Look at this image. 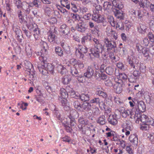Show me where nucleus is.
Masks as SVG:
<instances>
[{
  "label": "nucleus",
  "instance_id": "f257e3e1",
  "mask_svg": "<svg viewBox=\"0 0 154 154\" xmlns=\"http://www.w3.org/2000/svg\"><path fill=\"white\" fill-rule=\"evenodd\" d=\"M133 118L136 123L140 124V129L146 131L148 129V124L150 118L147 116L135 113L133 116Z\"/></svg>",
  "mask_w": 154,
  "mask_h": 154
},
{
  "label": "nucleus",
  "instance_id": "f03ea898",
  "mask_svg": "<svg viewBox=\"0 0 154 154\" xmlns=\"http://www.w3.org/2000/svg\"><path fill=\"white\" fill-rule=\"evenodd\" d=\"M42 49L40 52H37L36 53L37 56H40L39 59L41 61H46L48 57L47 50L48 46L46 42H42L41 43Z\"/></svg>",
  "mask_w": 154,
  "mask_h": 154
},
{
  "label": "nucleus",
  "instance_id": "7ed1b4c3",
  "mask_svg": "<svg viewBox=\"0 0 154 154\" xmlns=\"http://www.w3.org/2000/svg\"><path fill=\"white\" fill-rule=\"evenodd\" d=\"M46 61H41V64L38 65V68L39 71L44 75L48 73V72H52L54 67L50 63H46Z\"/></svg>",
  "mask_w": 154,
  "mask_h": 154
},
{
  "label": "nucleus",
  "instance_id": "20e7f679",
  "mask_svg": "<svg viewBox=\"0 0 154 154\" xmlns=\"http://www.w3.org/2000/svg\"><path fill=\"white\" fill-rule=\"evenodd\" d=\"M75 54L76 57L79 58H83L84 57V54H85L88 51L87 48L81 45H78L77 47L75 48Z\"/></svg>",
  "mask_w": 154,
  "mask_h": 154
},
{
  "label": "nucleus",
  "instance_id": "39448f33",
  "mask_svg": "<svg viewBox=\"0 0 154 154\" xmlns=\"http://www.w3.org/2000/svg\"><path fill=\"white\" fill-rule=\"evenodd\" d=\"M104 50V48L102 45H98L97 47H95L91 49L92 54L95 57L99 58L100 57V51Z\"/></svg>",
  "mask_w": 154,
  "mask_h": 154
},
{
  "label": "nucleus",
  "instance_id": "423d86ee",
  "mask_svg": "<svg viewBox=\"0 0 154 154\" xmlns=\"http://www.w3.org/2000/svg\"><path fill=\"white\" fill-rule=\"evenodd\" d=\"M127 61L130 66L133 68H135V67L134 64H137L138 63V60L137 59L134 54L133 53L130 55L128 56Z\"/></svg>",
  "mask_w": 154,
  "mask_h": 154
},
{
  "label": "nucleus",
  "instance_id": "0eeeda50",
  "mask_svg": "<svg viewBox=\"0 0 154 154\" xmlns=\"http://www.w3.org/2000/svg\"><path fill=\"white\" fill-rule=\"evenodd\" d=\"M119 111L123 117L125 118L130 116V118L133 119L132 112L130 110L122 107L119 109Z\"/></svg>",
  "mask_w": 154,
  "mask_h": 154
},
{
  "label": "nucleus",
  "instance_id": "6e6552de",
  "mask_svg": "<svg viewBox=\"0 0 154 154\" xmlns=\"http://www.w3.org/2000/svg\"><path fill=\"white\" fill-rule=\"evenodd\" d=\"M68 90L64 88H61L60 91V95L59 96V99L61 101V102L64 103L67 100L66 98L68 97Z\"/></svg>",
  "mask_w": 154,
  "mask_h": 154
},
{
  "label": "nucleus",
  "instance_id": "1a4fd4ad",
  "mask_svg": "<svg viewBox=\"0 0 154 154\" xmlns=\"http://www.w3.org/2000/svg\"><path fill=\"white\" fill-rule=\"evenodd\" d=\"M117 79H115V83L113 85V89L114 91L116 93L119 94L122 91V81L121 80L117 81Z\"/></svg>",
  "mask_w": 154,
  "mask_h": 154
},
{
  "label": "nucleus",
  "instance_id": "9d476101",
  "mask_svg": "<svg viewBox=\"0 0 154 154\" xmlns=\"http://www.w3.org/2000/svg\"><path fill=\"white\" fill-rule=\"evenodd\" d=\"M146 109L145 105L143 101H137V105L135 106V113L140 114V112H143Z\"/></svg>",
  "mask_w": 154,
  "mask_h": 154
},
{
  "label": "nucleus",
  "instance_id": "9b49d317",
  "mask_svg": "<svg viewBox=\"0 0 154 154\" xmlns=\"http://www.w3.org/2000/svg\"><path fill=\"white\" fill-rule=\"evenodd\" d=\"M126 126L125 128L122 129V131L123 133H125L126 137H128L130 134V131H132L133 126L132 123L130 122H126Z\"/></svg>",
  "mask_w": 154,
  "mask_h": 154
},
{
  "label": "nucleus",
  "instance_id": "f8f14e48",
  "mask_svg": "<svg viewBox=\"0 0 154 154\" xmlns=\"http://www.w3.org/2000/svg\"><path fill=\"white\" fill-rule=\"evenodd\" d=\"M128 140L135 147H137L138 145V139L136 134H131L128 137Z\"/></svg>",
  "mask_w": 154,
  "mask_h": 154
},
{
  "label": "nucleus",
  "instance_id": "ddd939ff",
  "mask_svg": "<svg viewBox=\"0 0 154 154\" xmlns=\"http://www.w3.org/2000/svg\"><path fill=\"white\" fill-rule=\"evenodd\" d=\"M104 42L106 47L107 48V50L108 51L112 50L113 48H115L116 47L115 42L109 41L107 38L105 39Z\"/></svg>",
  "mask_w": 154,
  "mask_h": 154
},
{
  "label": "nucleus",
  "instance_id": "4468645a",
  "mask_svg": "<svg viewBox=\"0 0 154 154\" xmlns=\"http://www.w3.org/2000/svg\"><path fill=\"white\" fill-rule=\"evenodd\" d=\"M70 64L74 66H78L79 69H82L84 67V65L83 63L79 60L75 59H71L69 62Z\"/></svg>",
  "mask_w": 154,
  "mask_h": 154
},
{
  "label": "nucleus",
  "instance_id": "2eb2a0df",
  "mask_svg": "<svg viewBox=\"0 0 154 154\" xmlns=\"http://www.w3.org/2000/svg\"><path fill=\"white\" fill-rule=\"evenodd\" d=\"M87 26L84 22H79L76 25L75 28L79 32H84L87 29Z\"/></svg>",
  "mask_w": 154,
  "mask_h": 154
},
{
  "label": "nucleus",
  "instance_id": "dca6fc26",
  "mask_svg": "<svg viewBox=\"0 0 154 154\" xmlns=\"http://www.w3.org/2000/svg\"><path fill=\"white\" fill-rule=\"evenodd\" d=\"M92 19L99 23L103 22L104 20V17L101 16L99 13H94L92 15Z\"/></svg>",
  "mask_w": 154,
  "mask_h": 154
},
{
  "label": "nucleus",
  "instance_id": "f3484780",
  "mask_svg": "<svg viewBox=\"0 0 154 154\" xmlns=\"http://www.w3.org/2000/svg\"><path fill=\"white\" fill-rule=\"evenodd\" d=\"M79 125V128L81 130L83 129L82 126L88 124V121L83 117H80L78 120Z\"/></svg>",
  "mask_w": 154,
  "mask_h": 154
},
{
  "label": "nucleus",
  "instance_id": "a211bd4d",
  "mask_svg": "<svg viewBox=\"0 0 154 154\" xmlns=\"http://www.w3.org/2000/svg\"><path fill=\"white\" fill-rule=\"evenodd\" d=\"M94 72V68L93 67L88 66L86 72L84 74V76L87 78H89L93 75Z\"/></svg>",
  "mask_w": 154,
  "mask_h": 154
},
{
  "label": "nucleus",
  "instance_id": "6ab92c4d",
  "mask_svg": "<svg viewBox=\"0 0 154 154\" xmlns=\"http://www.w3.org/2000/svg\"><path fill=\"white\" fill-rule=\"evenodd\" d=\"M103 8L105 11L109 12L111 11L113 8L112 3L109 2H105L103 5Z\"/></svg>",
  "mask_w": 154,
  "mask_h": 154
},
{
  "label": "nucleus",
  "instance_id": "aec40b11",
  "mask_svg": "<svg viewBox=\"0 0 154 154\" xmlns=\"http://www.w3.org/2000/svg\"><path fill=\"white\" fill-rule=\"evenodd\" d=\"M109 122L111 125H115L117 124L118 121L116 116L115 115H110L108 119Z\"/></svg>",
  "mask_w": 154,
  "mask_h": 154
},
{
  "label": "nucleus",
  "instance_id": "412c9836",
  "mask_svg": "<svg viewBox=\"0 0 154 154\" xmlns=\"http://www.w3.org/2000/svg\"><path fill=\"white\" fill-rule=\"evenodd\" d=\"M146 25L143 23L139 24L137 26V31L140 33H144L146 32Z\"/></svg>",
  "mask_w": 154,
  "mask_h": 154
},
{
  "label": "nucleus",
  "instance_id": "4be33fe9",
  "mask_svg": "<svg viewBox=\"0 0 154 154\" xmlns=\"http://www.w3.org/2000/svg\"><path fill=\"white\" fill-rule=\"evenodd\" d=\"M27 28L30 30L34 31V29H36L38 28L37 24L32 21V20H30L29 23H27L26 24Z\"/></svg>",
  "mask_w": 154,
  "mask_h": 154
},
{
  "label": "nucleus",
  "instance_id": "5701e85b",
  "mask_svg": "<svg viewBox=\"0 0 154 154\" xmlns=\"http://www.w3.org/2000/svg\"><path fill=\"white\" fill-rule=\"evenodd\" d=\"M66 89L68 90V95L69 94L71 97L78 99L79 95L76 94L75 91L72 88L68 86L66 87Z\"/></svg>",
  "mask_w": 154,
  "mask_h": 154
},
{
  "label": "nucleus",
  "instance_id": "b1692460",
  "mask_svg": "<svg viewBox=\"0 0 154 154\" xmlns=\"http://www.w3.org/2000/svg\"><path fill=\"white\" fill-rule=\"evenodd\" d=\"M57 68L58 72L62 75L66 74V68L61 64L59 63L57 64Z\"/></svg>",
  "mask_w": 154,
  "mask_h": 154
},
{
  "label": "nucleus",
  "instance_id": "393cba45",
  "mask_svg": "<svg viewBox=\"0 0 154 154\" xmlns=\"http://www.w3.org/2000/svg\"><path fill=\"white\" fill-rule=\"evenodd\" d=\"M60 30L65 35H67L69 32V28L66 24L62 25L60 27Z\"/></svg>",
  "mask_w": 154,
  "mask_h": 154
},
{
  "label": "nucleus",
  "instance_id": "a878e982",
  "mask_svg": "<svg viewBox=\"0 0 154 154\" xmlns=\"http://www.w3.org/2000/svg\"><path fill=\"white\" fill-rule=\"evenodd\" d=\"M115 75L117 76L115 78L117 79V81H118V80H121L122 81V80H125L127 79V76L124 73H119L115 72Z\"/></svg>",
  "mask_w": 154,
  "mask_h": 154
},
{
  "label": "nucleus",
  "instance_id": "bb28decb",
  "mask_svg": "<svg viewBox=\"0 0 154 154\" xmlns=\"http://www.w3.org/2000/svg\"><path fill=\"white\" fill-rule=\"evenodd\" d=\"M112 4L113 6L119 8V9H122L123 7V5L122 2L119 0H114Z\"/></svg>",
  "mask_w": 154,
  "mask_h": 154
},
{
  "label": "nucleus",
  "instance_id": "cd10ccee",
  "mask_svg": "<svg viewBox=\"0 0 154 154\" xmlns=\"http://www.w3.org/2000/svg\"><path fill=\"white\" fill-rule=\"evenodd\" d=\"M56 37L54 32L49 31L48 34V39L49 42L51 43L55 42Z\"/></svg>",
  "mask_w": 154,
  "mask_h": 154
},
{
  "label": "nucleus",
  "instance_id": "c85d7f7f",
  "mask_svg": "<svg viewBox=\"0 0 154 154\" xmlns=\"http://www.w3.org/2000/svg\"><path fill=\"white\" fill-rule=\"evenodd\" d=\"M91 103L87 102H84L82 105V108L88 112L91 111L92 106Z\"/></svg>",
  "mask_w": 154,
  "mask_h": 154
},
{
  "label": "nucleus",
  "instance_id": "c756f323",
  "mask_svg": "<svg viewBox=\"0 0 154 154\" xmlns=\"http://www.w3.org/2000/svg\"><path fill=\"white\" fill-rule=\"evenodd\" d=\"M78 114L77 112L75 109H71L69 112V114L68 115V116L69 119L73 118L75 119V118L78 117Z\"/></svg>",
  "mask_w": 154,
  "mask_h": 154
},
{
  "label": "nucleus",
  "instance_id": "7c9ffc66",
  "mask_svg": "<svg viewBox=\"0 0 154 154\" xmlns=\"http://www.w3.org/2000/svg\"><path fill=\"white\" fill-rule=\"evenodd\" d=\"M115 11H114L115 16L118 18L120 19H123L124 18V14L121 11L115 10Z\"/></svg>",
  "mask_w": 154,
  "mask_h": 154
},
{
  "label": "nucleus",
  "instance_id": "2f4dec72",
  "mask_svg": "<svg viewBox=\"0 0 154 154\" xmlns=\"http://www.w3.org/2000/svg\"><path fill=\"white\" fill-rule=\"evenodd\" d=\"M78 98L80 99L83 101L85 102L89 100L90 96L88 94H82L80 95H79Z\"/></svg>",
  "mask_w": 154,
  "mask_h": 154
},
{
  "label": "nucleus",
  "instance_id": "473e14b6",
  "mask_svg": "<svg viewBox=\"0 0 154 154\" xmlns=\"http://www.w3.org/2000/svg\"><path fill=\"white\" fill-rule=\"evenodd\" d=\"M33 32V35L35 40H38L39 39L41 35L40 33V31L38 27L36 29H34Z\"/></svg>",
  "mask_w": 154,
  "mask_h": 154
},
{
  "label": "nucleus",
  "instance_id": "72a5a7b5",
  "mask_svg": "<svg viewBox=\"0 0 154 154\" xmlns=\"http://www.w3.org/2000/svg\"><path fill=\"white\" fill-rule=\"evenodd\" d=\"M71 80V78L70 75H66L62 78V82L64 84L66 85L69 83Z\"/></svg>",
  "mask_w": 154,
  "mask_h": 154
},
{
  "label": "nucleus",
  "instance_id": "f704fd0d",
  "mask_svg": "<svg viewBox=\"0 0 154 154\" xmlns=\"http://www.w3.org/2000/svg\"><path fill=\"white\" fill-rule=\"evenodd\" d=\"M97 123L101 125H103L106 123V120L105 116H102L99 117L97 120Z\"/></svg>",
  "mask_w": 154,
  "mask_h": 154
},
{
  "label": "nucleus",
  "instance_id": "c9c22d12",
  "mask_svg": "<svg viewBox=\"0 0 154 154\" xmlns=\"http://www.w3.org/2000/svg\"><path fill=\"white\" fill-rule=\"evenodd\" d=\"M117 29L123 30L124 29V24L121 21L119 22L115 23V27Z\"/></svg>",
  "mask_w": 154,
  "mask_h": 154
},
{
  "label": "nucleus",
  "instance_id": "e433bc0d",
  "mask_svg": "<svg viewBox=\"0 0 154 154\" xmlns=\"http://www.w3.org/2000/svg\"><path fill=\"white\" fill-rule=\"evenodd\" d=\"M60 2L63 6L65 7L68 9H70V5L68 0H61Z\"/></svg>",
  "mask_w": 154,
  "mask_h": 154
},
{
  "label": "nucleus",
  "instance_id": "4c0bfd02",
  "mask_svg": "<svg viewBox=\"0 0 154 154\" xmlns=\"http://www.w3.org/2000/svg\"><path fill=\"white\" fill-rule=\"evenodd\" d=\"M147 136L149 141L152 144H154V133H149L147 134Z\"/></svg>",
  "mask_w": 154,
  "mask_h": 154
},
{
  "label": "nucleus",
  "instance_id": "58836bf2",
  "mask_svg": "<svg viewBox=\"0 0 154 154\" xmlns=\"http://www.w3.org/2000/svg\"><path fill=\"white\" fill-rule=\"evenodd\" d=\"M115 68L111 66L107 67L106 69V72L109 75L113 74L114 72Z\"/></svg>",
  "mask_w": 154,
  "mask_h": 154
},
{
  "label": "nucleus",
  "instance_id": "ea45409f",
  "mask_svg": "<svg viewBox=\"0 0 154 154\" xmlns=\"http://www.w3.org/2000/svg\"><path fill=\"white\" fill-rule=\"evenodd\" d=\"M91 34H88L86 36H84L82 37L81 39V43L84 45L85 44V41L88 39L89 40H91Z\"/></svg>",
  "mask_w": 154,
  "mask_h": 154
},
{
  "label": "nucleus",
  "instance_id": "a19ab883",
  "mask_svg": "<svg viewBox=\"0 0 154 154\" xmlns=\"http://www.w3.org/2000/svg\"><path fill=\"white\" fill-rule=\"evenodd\" d=\"M96 94L100 96H102L103 98H106L107 96V94L106 93L99 89L97 90Z\"/></svg>",
  "mask_w": 154,
  "mask_h": 154
},
{
  "label": "nucleus",
  "instance_id": "79ce46f5",
  "mask_svg": "<svg viewBox=\"0 0 154 154\" xmlns=\"http://www.w3.org/2000/svg\"><path fill=\"white\" fill-rule=\"evenodd\" d=\"M63 106V109L64 110L67 111L70 110L71 109L70 108V105L69 103L67 102V100L65 102H61Z\"/></svg>",
  "mask_w": 154,
  "mask_h": 154
},
{
  "label": "nucleus",
  "instance_id": "37998d69",
  "mask_svg": "<svg viewBox=\"0 0 154 154\" xmlns=\"http://www.w3.org/2000/svg\"><path fill=\"white\" fill-rule=\"evenodd\" d=\"M59 10L60 12L62 13L63 15L66 17H67L69 16L70 13L65 9L63 8H61Z\"/></svg>",
  "mask_w": 154,
  "mask_h": 154
},
{
  "label": "nucleus",
  "instance_id": "c03bdc74",
  "mask_svg": "<svg viewBox=\"0 0 154 154\" xmlns=\"http://www.w3.org/2000/svg\"><path fill=\"white\" fill-rule=\"evenodd\" d=\"M94 6L95 8L93 11V13H99L101 11L102 7L100 5L95 4Z\"/></svg>",
  "mask_w": 154,
  "mask_h": 154
},
{
  "label": "nucleus",
  "instance_id": "a18cd8bd",
  "mask_svg": "<svg viewBox=\"0 0 154 154\" xmlns=\"http://www.w3.org/2000/svg\"><path fill=\"white\" fill-rule=\"evenodd\" d=\"M108 21L110 24L111 26L115 27L116 22L114 20V18L112 16H109L108 17Z\"/></svg>",
  "mask_w": 154,
  "mask_h": 154
},
{
  "label": "nucleus",
  "instance_id": "49530a36",
  "mask_svg": "<svg viewBox=\"0 0 154 154\" xmlns=\"http://www.w3.org/2000/svg\"><path fill=\"white\" fill-rule=\"evenodd\" d=\"M108 36L110 37L112 39L117 40L118 38L117 33L115 31L113 30L111 33L108 35Z\"/></svg>",
  "mask_w": 154,
  "mask_h": 154
},
{
  "label": "nucleus",
  "instance_id": "de8ad7c7",
  "mask_svg": "<svg viewBox=\"0 0 154 154\" xmlns=\"http://www.w3.org/2000/svg\"><path fill=\"white\" fill-rule=\"evenodd\" d=\"M70 72L72 75L75 76L78 74V71L75 67L74 66L70 67Z\"/></svg>",
  "mask_w": 154,
  "mask_h": 154
},
{
  "label": "nucleus",
  "instance_id": "09e8293b",
  "mask_svg": "<svg viewBox=\"0 0 154 154\" xmlns=\"http://www.w3.org/2000/svg\"><path fill=\"white\" fill-rule=\"evenodd\" d=\"M89 113L91 115L93 114L94 115H98L100 114V111L98 107H95L93 109L92 112H90Z\"/></svg>",
  "mask_w": 154,
  "mask_h": 154
},
{
  "label": "nucleus",
  "instance_id": "8fccbe9b",
  "mask_svg": "<svg viewBox=\"0 0 154 154\" xmlns=\"http://www.w3.org/2000/svg\"><path fill=\"white\" fill-rule=\"evenodd\" d=\"M17 14L20 22L21 23H22L24 21V19L23 17L22 12L20 10H18L17 11Z\"/></svg>",
  "mask_w": 154,
  "mask_h": 154
},
{
  "label": "nucleus",
  "instance_id": "3c124183",
  "mask_svg": "<svg viewBox=\"0 0 154 154\" xmlns=\"http://www.w3.org/2000/svg\"><path fill=\"white\" fill-rule=\"evenodd\" d=\"M55 52L59 56H61L63 54V51L61 48L59 47H56L55 49Z\"/></svg>",
  "mask_w": 154,
  "mask_h": 154
},
{
  "label": "nucleus",
  "instance_id": "603ef678",
  "mask_svg": "<svg viewBox=\"0 0 154 154\" xmlns=\"http://www.w3.org/2000/svg\"><path fill=\"white\" fill-rule=\"evenodd\" d=\"M149 49L146 48H143L141 51L144 56L145 57H147L149 56Z\"/></svg>",
  "mask_w": 154,
  "mask_h": 154
},
{
  "label": "nucleus",
  "instance_id": "864d4df0",
  "mask_svg": "<svg viewBox=\"0 0 154 154\" xmlns=\"http://www.w3.org/2000/svg\"><path fill=\"white\" fill-rule=\"evenodd\" d=\"M109 57L112 61L113 63H115L119 60V57L117 56L114 55H110Z\"/></svg>",
  "mask_w": 154,
  "mask_h": 154
},
{
  "label": "nucleus",
  "instance_id": "5fc2aeb1",
  "mask_svg": "<svg viewBox=\"0 0 154 154\" xmlns=\"http://www.w3.org/2000/svg\"><path fill=\"white\" fill-rule=\"evenodd\" d=\"M14 2L18 8L20 9L22 8V3L20 0H14Z\"/></svg>",
  "mask_w": 154,
  "mask_h": 154
},
{
  "label": "nucleus",
  "instance_id": "6e6d98bb",
  "mask_svg": "<svg viewBox=\"0 0 154 154\" xmlns=\"http://www.w3.org/2000/svg\"><path fill=\"white\" fill-rule=\"evenodd\" d=\"M73 105L75 108L78 110H79L82 108V106L78 101H75L73 103Z\"/></svg>",
  "mask_w": 154,
  "mask_h": 154
},
{
  "label": "nucleus",
  "instance_id": "4d7b16f0",
  "mask_svg": "<svg viewBox=\"0 0 154 154\" xmlns=\"http://www.w3.org/2000/svg\"><path fill=\"white\" fill-rule=\"evenodd\" d=\"M126 150L129 154H133L134 153V150L132 149L130 146H127L126 147Z\"/></svg>",
  "mask_w": 154,
  "mask_h": 154
},
{
  "label": "nucleus",
  "instance_id": "13d9d810",
  "mask_svg": "<svg viewBox=\"0 0 154 154\" xmlns=\"http://www.w3.org/2000/svg\"><path fill=\"white\" fill-rule=\"evenodd\" d=\"M119 144L121 146L123 149L125 148L127 144L125 141L120 139L119 140Z\"/></svg>",
  "mask_w": 154,
  "mask_h": 154
},
{
  "label": "nucleus",
  "instance_id": "bf43d9fd",
  "mask_svg": "<svg viewBox=\"0 0 154 154\" xmlns=\"http://www.w3.org/2000/svg\"><path fill=\"white\" fill-rule=\"evenodd\" d=\"M25 68L27 69H30L32 67L31 63L29 61H26L25 62Z\"/></svg>",
  "mask_w": 154,
  "mask_h": 154
},
{
  "label": "nucleus",
  "instance_id": "052dcab7",
  "mask_svg": "<svg viewBox=\"0 0 154 154\" xmlns=\"http://www.w3.org/2000/svg\"><path fill=\"white\" fill-rule=\"evenodd\" d=\"M113 30L112 29V27L110 26H107L106 29V34L108 36L110 34Z\"/></svg>",
  "mask_w": 154,
  "mask_h": 154
},
{
  "label": "nucleus",
  "instance_id": "680f3d73",
  "mask_svg": "<svg viewBox=\"0 0 154 154\" xmlns=\"http://www.w3.org/2000/svg\"><path fill=\"white\" fill-rule=\"evenodd\" d=\"M113 151L116 154H122L123 152L122 149L120 148H114L113 149Z\"/></svg>",
  "mask_w": 154,
  "mask_h": 154
},
{
  "label": "nucleus",
  "instance_id": "e2e57ef3",
  "mask_svg": "<svg viewBox=\"0 0 154 154\" xmlns=\"http://www.w3.org/2000/svg\"><path fill=\"white\" fill-rule=\"evenodd\" d=\"M44 9L45 12L48 14H50L52 11L51 9L48 6L45 7Z\"/></svg>",
  "mask_w": 154,
  "mask_h": 154
},
{
  "label": "nucleus",
  "instance_id": "0e129e2a",
  "mask_svg": "<svg viewBox=\"0 0 154 154\" xmlns=\"http://www.w3.org/2000/svg\"><path fill=\"white\" fill-rule=\"evenodd\" d=\"M148 37L150 41L154 42V35L152 32H149L148 34Z\"/></svg>",
  "mask_w": 154,
  "mask_h": 154
},
{
  "label": "nucleus",
  "instance_id": "69168bd1",
  "mask_svg": "<svg viewBox=\"0 0 154 154\" xmlns=\"http://www.w3.org/2000/svg\"><path fill=\"white\" fill-rule=\"evenodd\" d=\"M98 104L99 105L100 108L101 110H106V106L103 102L101 100Z\"/></svg>",
  "mask_w": 154,
  "mask_h": 154
},
{
  "label": "nucleus",
  "instance_id": "338daca9",
  "mask_svg": "<svg viewBox=\"0 0 154 154\" xmlns=\"http://www.w3.org/2000/svg\"><path fill=\"white\" fill-rule=\"evenodd\" d=\"M116 66L119 69L121 70H123L124 69V65L123 63L122 62H119L117 63Z\"/></svg>",
  "mask_w": 154,
  "mask_h": 154
},
{
  "label": "nucleus",
  "instance_id": "774afa93",
  "mask_svg": "<svg viewBox=\"0 0 154 154\" xmlns=\"http://www.w3.org/2000/svg\"><path fill=\"white\" fill-rule=\"evenodd\" d=\"M23 31L28 38H30L32 36L31 32L27 30L23 29Z\"/></svg>",
  "mask_w": 154,
  "mask_h": 154
}]
</instances>
